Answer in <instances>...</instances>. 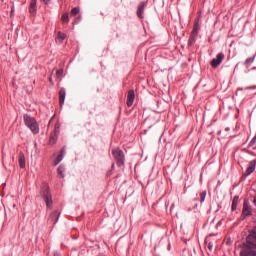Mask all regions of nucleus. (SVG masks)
<instances>
[{
	"instance_id": "obj_1",
	"label": "nucleus",
	"mask_w": 256,
	"mask_h": 256,
	"mask_svg": "<svg viewBox=\"0 0 256 256\" xmlns=\"http://www.w3.org/2000/svg\"><path fill=\"white\" fill-rule=\"evenodd\" d=\"M23 119L26 127L30 129L33 135L39 134V124L37 123V120L35 118L31 117L29 114H24Z\"/></svg>"
},
{
	"instance_id": "obj_2",
	"label": "nucleus",
	"mask_w": 256,
	"mask_h": 256,
	"mask_svg": "<svg viewBox=\"0 0 256 256\" xmlns=\"http://www.w3.org/2000/svg\"><path fill=\"white\" fill-rule=\"evenodd\" d=\"M112 155L116 159L118 167H121L125 163V155L119 148L114 149Z\"/></svg>"
},
{
	"instance_id": "obj_3",
	"label": "nucleus",
	"mask_w": 256,
	"mask_h": 256,
	"mask_svg": "<svg viewBox=\"0 0 256 256\" xmlns=\"http://www.w3.org/2000/svg\"><path fill=\"white\" fill-rule=\"evenodd\" d=\"M42 197L46 203V207L51 208L53 205V200L51 199V193L49 192V187L45 186L42 190Z\"/></svg>"
},
{
	"instance_id": "obj_4",
	"label": "nucleus",
	"mask_w": 256,
	"mask_h": 256,
	"mask_svg": "<svg viewBox=\"0 0 256 256\" xmlns=\"http://www.w3.org/2000/svg\"><path fill=\"white\" fill-rule=\"evenodd\" d=\"M223 59H225V54H223V53L217 54L216 58H214L211 61V66L214 69H217V67H219L221 65V63H223Z\"/></svg>"
},
{
	"instance_id": "obj_5",
	"label": "nucleus",
	"mask_w": 256,
	"mask_h": 256,
	"mask_svg": "<svg viewBox=\"0 0 256 256\" xmlns=\"http://www.w3.org/2000/svg\"><path fill=\"white\" fill-rule=\"evenodd\" d=\"M250 215H251V207H249V202L247 200H244L242 216L249 217Z\"/></svg>"
},
{
	"instance_id": "obj_6",
	"label": "nucleus",
	"mask_w": 256,
	"mask_h": 256,
	"mask_svg": "<svg viewBox=\"0 0 256 256\" xmlns=\"http://www.w3.org/2000/svg\"><path fill=\"white\" fill-rule=\"evenodd\" d=\"M255 167H256V161L252 160L249 163L248 168L246 169V171L244 173V177H249V175H251V173H253V171H255Z\"/></svg>"
},
{
	"instance_id": "obj_7",
	"label": "nucleus",
	"mask_w": 256,
	"mask_h": 256,
	"mask_svg": "<svg viewBox=\"0 0 256 256\" xmlns=\"http://www.w3.org/2000/svg\"><path fill=\"white\" fill-rule=\"evenodd\" d=\"M134 101H135V91L129 90L127 95V106L131 107Z\"/></svg>"
},
{
	"instance_id": "obj_8",
	"label": "nucleus",
	"mask_w": 256,
	"mask_h": 256,
	"mask_svg": "<svg viewBox=\"0 0 256 256\" xmlns=\"http://www.w3.org/2000/svg\"><path fill=\"white\" fill-rule=\"evenodd\" d=\"M66 95H67V92L65 91V88H61L59 91V103L61 107H63V104L65 103Z\"/></svg>"
},
{
	"instance_id": "obj_9",
	"label": "nucleus",
	"mask_w": 256,
	"mask_h": 256,
	"mask_svg": "<svg viewBox=\"0 0 256 256\" xmlns=\"http://www.w3.org/2000/svg\"><path fill=\"white\" fill-rule=\"evenodd\" d=\"M29 12L31 15H35V13H37V0H31Z\"/></svg>"
},
{
	"instance_id": "obj_10",
	"label": "nucleus",
	"mask_w": 256,
	"mask_h": 256,
	"mask_svg": "<svg viewBox=\"0 0 256 256\" xmlns=\"http://www.w3.org/2000/svg\"><path fill=\"white\" fill-rule=\"evenodd\" d=\"M145 5H146L145 2H142L138 6L137 15L140 19H143V11L145 9Z\"/></svg>"
},
{
	"instance_id": "obj_11",
	"label": "nucleus",
	"mask_w": 256,
	"mask_h": 256,
	"mask_svg": "<svg viewBox=\"0 0 256 256\" xmlns=\"http://www.w3.org/2000/svg\"><path fill=\"white\" fill-rule=\"evenodd\" d=\"M19 165L21 169H25V154L19 153Z\"/></svg>"
},
{
	"instance_id": "obj_12",
	"label": "nucleus",
	"mask_w": 256,
	"mask_h": 256,
	"mask_svg": "<svg viewBox=\"0 0 256 256\" xmlns=\"http://www.w3.org/2000/svg\"><path fill=\"white\" fill-rule=\"evenodd\" d=\"M57 127H55L54 133L50 136V143H52V145H55V142L57 141Z\"/></svg>"
},
{
	"instance_id": "obj_13",
	"label": "nucleus",
	"mask_w": 256,
	"mask_h": 256,
	"mask_svg": "<svg viewBox=\"0 0 256 256\" xmlns=\"http://www.w3.org/2000/svg\"><path fill=\"white\" fill-rule=\"evenodd\" d=\"M237 205H239V196H235L232 201V211H237Z\"/></svg>"
},
{
	"instance_id": "obj_14",
	"label": "nucleus",
	"mask_w": 256,
	"mask_h": 256,
	"mask_svg": "<svg viewBox=\"0 0 256 256\" xmlns=\"http://www.w3.org/2000/svg\"><path fill=\"white\" fill-rule=\"evenodd\" d=\"M65 37H67V35H65V33L58 32L56 41H59V43H63V41H65Z\"/></svg>"
},
{
	"instance_id": "obj_15",
	"label": "nucleus",
	"mask_w": 256,
	"mask_h": 256,
	"mask_svg": "<svg viewBox=\"0 0 256 256\" xmlns=\"http://www.w3.org/2000/svg\"><path fill=\"white\" fill-rule=\"evenodd\" d=\"M65 150H61V154L57 156L56 160L54 161V165H59L63 161V153Z\"/></svg>"
},
{
	"instance_id": "obj_16",
	"label": "nucleus",
	"mask_w": 256,
	"mask_h": 256,
	"mask_svg": "<svg viewBox=\"0 0 256 256\" xmlns=\"http://www.w3.org/2000/svg\"><path fill=\"white\" fill-rule=\"evenodd\" d=\"M56 217V219H55ZM50 219L53 221V219H55L54 224L57 223V221H59V213H57V211L52 212L50 215Z\"/></svg>"
},
{
	"instance_id": "obj_17",
	"label": "nucleus",
	"mask_w": 256,
	"mask_h": 256,
	"mask_svg": "<svg viewBox=\"0 0 256 256\" xmlns=\"http://www.w3.org/2000/svg\"><path fill=\"white\" fill-rule=\"evenodd\" d=\"M62 23H69V13H64L61 17Z\"/></svg>"
},
{
	"instance_id": "obj_18",
	"label": "nucleus",
	"mask_w": 256,
	"mask_h": 256,
	"mask_svg": "<svg viewBox=\"0 0 256 256\" xmlns=\"http://www.w3.org/2000/svg\"><path fill=\"white\" fill-rule=\"evenodd\" d=\"M249 147L251 149H256V136L250 141Z\"/></svg>"
},
{
	"instance_id": "obj_19",
	"label": "nucleus",
	"mask_w": 256,
	"mask_h": 256,
	"mask_svg": "<svg viewBox=\"0 0 256 256\" xmlns=\"http://www.w3.org/2000/svg\"><path fill=\"white\" fill-rule=\"evenodd\" d=\"M79 8L75 7L71 10L70 15H72V17H75V15H79Z\"/></svg>"
},
{
	"instance_id": "obj_20",
	"label": "nucleus",
	"mask_w": 256,
	"mask_h": 256,
	"mask_svg": "<svg viewBox=\"0 0 256 256\" xmlns=\"http://www.w3.org/2000/svg\"><path fill=\"white\" fill-rule=\"evenodd\" d=\"M64 171H65V167H63V166L58 167V175H60L62 178L64 177L63 176Z\"/></svg>"
},
{
	"instance_id": "obj_21",
	"label": "nucleus",
	"mask_w": 256,
	"mask_h": 256,
	"mask_svg": "<svg viewBox=\"0 0 256 256\" xmlns=\"http://www.w3.org/2000/svg\"><path fill=\"white\" fill-rule=\"evenodd\" d=\"M205 197H207V192H201L200 193V203H203V201H205Z\"/></svg>"
},
{
	"instance_id": "obj_22",
	"label": "nucleus",
	"mask_w": 256,
	"mask_h": 256,
	"mask_svg": "<svg viewBox=\"0 0 256 256\" xmlns=\"http://www.w3.org/2000/svg\"><path fill=\"white\" fill-rule=\"evenodd\" d=\"M253 61H255L254 58H248V59L245 61L246 67H249V65H251V63H253Z\"/></svg>"
},
{
	"instance_id": "obj_23",
	"label": "nucleus",
	"mask_w": 256,
	"mask_h": 256,
	"mask_svg": "<svg viewBox=\"0 0 256 256\" xmlns=\"http://www.w3.org/2000/svg\"><path fill=\"white\" fill-rule=\"evenodd\" d=\"M56 75L57 77H61V75H63V69L57 70Z\"/></svg>"
},
{
	"instance_id": "obj_24",
	"label": "nucleus",
	"mask_w": 256,
	"mask_h": 256,
	"mask_svg": "<svg viewBox=\"0 0 256 256\" xmlns=\"http://www.w3.org/2000/svg\"><path fill=\"white\" fill-rule=\"evenodd\" d=\"M208 249L209 251H213V242H209Z\"/></svg>"
},
{
	"instance_id": "obj_25",
	"label": "nucleus",
	"mask_w": 256,
	"mask_h": 256,
	"mask_svg": "<svg viewBox=\"0 0 256 256\" xmlns=\"http://www.w3.org/2000/svg\"><path fill=\"white\" fill-rule=\"evenodd\" d=\"M244 89H256V86H250V87H246Z\"/></svg>"
},
{
	"instance_id": "obj_26",
	"label": "nucleus",
	"mask_w": 256,
	"mask_h": 256,
	"mask_svg": "<svg viewBox=\"0 0 256 256\" xmlns=\"http://www.w3.org/2000/svg\"><path fill=\"white\" fill-rule=\"evenodd\" d=\"M43 1V3H49V0H42Z\"/></svg>"
},
{
	"instance_id": "obj_27",
	"label": "nucleus",
	"mask_w": 256,
	"mask_h": 256,
	"mask_svg": "<svg viewBox=\"0 0 256 256\" xmlns=\"http://www.w3.org/2000/svg\"><path fill=\"white\" fill-rule=\"evenodd\" d=\"M49 81L50 83H53V79L51 77H49Z\"/></svg>"
},
{
	"instance_id": "obj_28",
	"label": "nucleus",
	"mask_w": 256,
	"mask_h": 256,
	"mask_svg": "<svg viewBox=\"0 0 256 256\" xmlns=\"http://www.w3.org/2000/svg\"><path fill=\"white\" fill-rule=\"evenodd\" d=\"M254 205L256 206V198L254 199Z\"/></svg>"
},
{
	"instance_id": "obj_29",
	"label": "nucleus",
	"mask_w": 256,
	"mask_h": 256,
	"mask_svg": "<svg viewBox=\"0 0 256 256\" xmlns=\"http://www.w3.org/2000/svg\"><path fill=\"white\" fill-rule=\"evenodd\" d=\"M196 29L194 28L193 32L195 33Z\"/></svg>"
},
{
	"instance_id": "obj_30",
	"label": "nucleus",
	"mask_w": 256,
	"mask_h": 256,
	"mask_svg": "<svg viewBox=\"0 0 256 256\" xmlns=\"http://www.w3.org/2000/svg\"><path fill=\"white\" fill-rule=\"evenodd\" d=\"M54 256H57V254H55Z\"/></svg>"
}]
</instances>
